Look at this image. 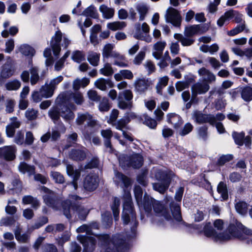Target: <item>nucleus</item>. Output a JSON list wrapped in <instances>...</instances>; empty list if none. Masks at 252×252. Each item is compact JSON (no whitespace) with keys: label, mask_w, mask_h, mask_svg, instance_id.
I'll return each mask as SVG.
<instances>
[{"label":"nucleus","mask_w":252,"mask_h":252,"mask_svg":"<svg viewBox=\"0 0 252 252\" xmlns=\"http://www.w3.org/2000/svg\"><path fill=\"white\" fill-rule=\"evenodd\" d=\"M122 219L125 225L130 224L131 234L127 235L126 238L121 234H117L112 238L108 234H103L100 236L99 240L105 248L104 252H124L128 248V241L134 237L136 234V229L138 222L136 220V212L134 209L130 193L126 192L124 195L123 210Z\"/></svg>","instance_id":"1"},{"label":"nucleus","mask_w":252,"mask_h":252,"mask_svg":"<svg viewBox=\"0 0 252 252\" xmlns=\"http://www.w3.org/2000/svg\"><path fill=\"white\" fill-rule=\"evenodd\" d=\"M82 198L75 194L69 195L63 202V214L69 220H71L74 213L78 215L79 218L85 220L88 211L83 206L80 201Z\"/></svg>","instance_id":"2"},{"label":"nucleus","mask_w":252,"mask_h":252,"mask_svg":"<svg viewBox=\"0 0 252 252\" xmlns=\"http://www.w3.org/2000/svg\"><path fill=\"white\" fill-rule=\"evenodd\" d=\"M238 223L241 222L236 220H233L229 223L225 231L219 233L218 238L220 239V242L228 241L234 239H243L244 238L243 234H242L241 230L238 226Z\"/></svg>","instance_id":"3"},{"label":"nucleus","mask_w":252,"mask_h":252,"mask_svg":"<svg viewBox=\"0 0 252 252\" xmlns=\"http://www.w3.org/2000/svg\"><path fill=\"white\" fill-rule=\"evenodd\" d=\"M143 157L139 154L123 155L119 158L120 164L124 169L131 167L139 169L143 164Z\"/></svg>","instance_id":"4"},{"label":"nucleus","mask_w":252,"mask_h":252,"mask_svg":"<svg viewBox=\"0 0 252 252\" xmlns=\"http://www.w3.org/2000/svg\"><path fill=\"white\" fill-rule=\"evenodd\" d=\"M72 100H73L77 105L82 104L84 101L82 94L79 92L72 93L66 91L59 94L57 98V102L65 103L66 104L69 105V106L71 107L74 106L73 104L70 103Z\"/></svg>","instance_id":"5"},{"label":"nucleus","mask_w":252,"mask_h":252,"mask_svg":"<svg viewBox=\"0 0 252 252\" xmlns=\"http://www.w3.org/2000/svg\"><path fill=\"white\" fill-rule=\"evenodd\" d=\"M133 94L130 90L119 92L117 98L118 106L121 109L131 110L133 107Z\"/></svg>","instance_id":"6"},{"label":"nucleus","mask_w":252,"mask_h":252,"mask_svg":"<svg viewBox=\"0 0 252 252\" xmlns=\"http://www.w3.org/2000/svg\"><path fill=\"white\" fill-rule=\"evenodd\" d=\"M134 27L135 31L133 37L135 39L144 40L148 42L151 41V39L149 35L150 28L146 23H143L142 26L140 23H136Z\"/></svg>","instance_id":"7"},{"label":"nucleus","mask_w":252,"mask_h":252,"mask_svg":"<svg viewBox=\"0 0 252 252\" xmlns=\"http://www.w3.org/2000/svg\"><path fill=\"white\" fill-rule=\"evenodd\" d=\"M44 203L49 207L55 210H60L61 208L63 210V202L61 198L54 192H50L43 196Z\"/></svg>","instance_id":"8"},{"label":"nucleus","mask_w":252,"mask_h":252,"mask_svg":"<svg viewBox=\"0 0 252 252\" xmlns=\"http://www.w3.org/2000/svg\"><path fill=\"white\" fill-rule=\"evenodd\" d=\"M166 22L172 24L174 27H180L182 22V17L178 10L169 7L165 15Z\"/></svg>","instance_id":"9"},{"label":"nucleus","mask_w":252,"mask_h":252,"mask_svg":"<svg viewBox=\"0 0 252 252\" xmlns=\"http://www.w3.org/2000/svg\"><path fill=\"white\" fill-rule=\"evenodd\" d=\"M192 119L198 124L209 123L214 126L215 124V116L212 114H205L198 111H195L192 114Z\"/></svg>","instance_id":"10"},{"label":"nucleus","mask_w":252,"mask_h":252,"mask_svg":"<svg viewBox=\"0 0 252 252\" xmlns=\"http://www.w3.org/2000/svg\"><path fill=\"white\" fill-rule=\"evenodd\" d=\"M98 184V176L91 173L87 175L84 178L83 187L86 190L93 191L97 188Z\"/></svg>","instance_id":"11"},{"label":"nucleus","mask_w":252,"mask_h":252,"mask_svg":"<svg viewBox=\"0 0 252 252\" xmlns=\"http://www.w3.org/2000/svg\"><path fill=\"white\" fill-rule=\"evenodd\" d=\"M153 208L156 215L163 217L167 221H169L172 220V217L168 209L161 202L155 199L154 201Z\"/></svg>","instance_id":"12"},{"label":"nucleus","mask_w":252,"mask_h":252,"mask_svg":"<svg viewBox=\"0 0 252 252\" xmlns=\"http://www.w3.org/2000/svg\"><path fill=\"white\" fill-rule=\"evenodd\" d=\"M101 135L103 138V144L106 150L109 153H113L114 149L111 143V138L113 136L112 131L110 128L102 129L101 130Z\"/></svg>","instance_id":"13"},{"label":"nucleus","mask_w":252,"mask_h":252,"mask_svg":"<svg viewBox=\"0 0 252 252\" xmlns=\"http://www.w3.org/2000/svg\"><path fill=\"white\" fill-rule=\"evenodd\" d=\"M62 39V33L60 31H57L55 35L52 37L50 46L55 56L58 57L61 50V42Z\"/></svg>","instance_id":"14"},{"label":"nucleus","mask_w":252,"mask_h":252,"mask_svg":"<svg viewBox=\"0 0 252 252\" xmlns=\"http://www.w3.org/2000/svg\"><path fill=\"white\" fill-rule=\"evenodd\" d=\"M57 102L58 103V107H60L61 116L64 120V121L69 122L73 120L75 115L68 107L69 105L66 104L65 103H62L61 102Z\"/></svg>","instance_id":"15"},{"label":"nucleus","mask_w":252,"mask_h":252,"mask_svg":"<svg viewBox=\"0 0 252 252\" xmlns=\"http://www.w3.org/2000/svg\"><path fill=\"white\" fill-rule=\"evenodd\" d=\"M80 241L83 244L84 250L88 252H92L96 243V239L91 236H81Z\"/></svg>","instance_id":"16"},{"label":"nucleus","mask_w":252,"mask_h":252,"mask_svg":"<svg viewBox=\"0 0 252 252\" xmlns=\"http://www.w3.org/2000/svg\"><path fill=\"white\" fill-rule=\"evenodd\" d=\"M69 158L74 161H82L86 158L85 148L81 147L78 149H72L69 153Z\"/></svg>","instance_id":"17"},{"label":"nucleus","mask_w":252,"mask_h":252,"mask_svg":"<svg viewBox=\"0 0 252 252\" xmlns=\"http://www.w3.org/2000/svg\"><path fill=\"white\" fill-rule=\"evenodd\" d=\"M15 149L13 146H4L0 148V158L6 160H12L15 158Z\"/></svg>","instance_id":"18"},{"label":"nucleus","mask_w":252,"mask_h":252,"mask_svg":"<svg viewBox=\"0 0 252 252\" xmlns=\"http://www.w3.org/2000/svg\"><path fill=\"white\" fill-rule=\"evenodd\" d=\"M193 184L200 188H202L210 193L212 192V187L210 182L205 178V175L202 174L199 177L192 181Z\"/></svg>","instance_id":"19"},{"label":"nucleus","mask_w":252,"mask_h":252,"mask_svg":"<svg viewBox=\"0 0 252 252\" xmlns=\"http://www.w3.org/2000/svg\"><path fill=\"white\" fill-rule=\"evenodd\" d=\"M173 175L174 174L171 171L158 170L157 171L155 177L159 182L171 183V178Z\"/></svg>","instance_id":"20"},{"label":"nucleus","mask_w":252,"mask_h":252,"mask_svg":"<svg viewBox=\"0 0 252 252\" xmlns=\"http://www.w3.org/2000/svg\"><path fill=\"white\" fill-rule=\"evenodd\" d=\"M210 89L209 85L206 82H197L195 83L191 87L192 92L195 95L203 94L207 92Z\"/></svg>","instance_id":"21"},{"label":"nucleus","mask_w":252,"mask_h":252,"mask_svg":"<svg viewBox=\"0 0 252 252\" xmlns=\"http://www.w3.org/2000/svg\"><path fill=\"white\" fill-rule=\"evenodd\" d=\"M94 86L98 89L105 91L108 88L113 87L114 84L109 79L100 78L97 79L94 82Z\"/></svg>","instance_id":"22"},{"label":"nucleus","mask_w":252,"mask_h":252,"mask_svg":"<svg viewBox=\"0 0 252 252\" xmlns=\"http://www.w3.org/2000/svg\"><path fill=\"white\" fill-rule=\"evenodd\" d=\"M167 121L169 124L173 125L175 129L179 128L183 124L182 118L175 113L168 114L167 115Z\"/></svg>","instance_id":"23"},{"label":"nucleus","mask_w":252,"mask_h":252,"mask_svg":"<svg viewBox=\"0 0 252 252\" xmlns=\"http://www.w3.org/2000/svg\"><path fill=\"white\" fill-rule=\"evenodd\" d=\"M203 232L205 236L207 237H211L214 241L220 242V239H218L219 234H218L215 230L211 225V222L207 223L203 228Z\"/></svg>","instance_id":"24"},{"label":"nucleus","mask_w":252,"mask_h":252,"mask_svg":"<svg viewBox=\"0 0 252 252\" xmlns=\"http://www.w3.org/2000/svg\"><path fill=\"white\" fill-rule=\"evenodd\" d=\"M96 125V121L93 118L91 115V118L88 120L87 123V125L85 126L83 133L86 138L90 139L91 136L94 132V128Z\"/></svg>","instance_id":"25"},{"label":"nucleus","mask_w":252,"mask_h":252,"mask_svg":"<svg viewBox=\"0 0 252 252\" xmlns=\"http://www.w3.org/2000/svg\"><path fill=\"white\" fill-rule=\"evenodd\" d=\"M135 89L136 92L139 94L145 92L150 86V82L147 79L142 78L137 79L134 84Z\"/></svg>","instance_id":"26"},{"label":"nucleus","mask_w":252,"mask_h":252,"mask_svg":"<svg viewBox=\"0 0 252 252\" xmlns=\"http://www.w3.org/2000/svg\"><path fill=\"white\" fill-rule=\"evenodd\" d=\"M139 122L142 123L149 127L152 129H155L157 126V121L149 116L147 114H144L138 117Z\"/></svg>","instance_id":"27"},{"label":"nucleus","mask_w":252,"mask_h":252,"mask_svg":"<svg viewBox=\"0 0 252 252\" xmlns=\"http://www.w3.org/2000/svg\"><path fill=\"white\" fill-rule=\"evenodd\" d=\"M174 37L177 39L179 42H180L183 46H189L192 45L194 42L195 39L189 36H186L181 33H175Z\"/></svg>","instance_id":"28"},{"label":"nucleus","mask_w":252,"mask_h":252,"mask_svg":"<svg viewBox=\"0 0 252 252\" xmlns=\"http://www.w3.org/2000/svg\"><path fill=\"white\" fill-rule=\"evenodd\" d=\"M15 72L13 66L9 63H6L1 67L0 75L4 79H7L12 76Z\"/></svg>","instance_id":"29"},{"label":"nucleus","mask_w":252,"mask_h":252,"mask_svg":"<svg viewBox=\"0 0 252 252\" xmlns=\"http://www.w3.org/2000/svg\"><path fill=\"white\" fill-rule=\"evenodd\" d=\"M170 208L174 219L177 221H181L182 220V218L180 205L173 201L170 204Z\"/></svg>","instance_id":"30"},{"label":"nucleus","mask_w":252,"mask_h":252,"mask_svg":"<svg viewBox=\"0 0 252 252\" xmlns=\"http://www.w3.org/2000/svg\"><path fill=\"white\" fill-rule=\"evenodd\" d=\"M198 72L200 76H206L204 82H207L208 84L215 82L216 77L215 75L206 68L202 67L199 69Z\"/></svg>","instance_id":"31"},{"label":"nucleus","mask_w":252,"mask_h":252,"mask_svg":"<svg viewBox=\"0 0 252 252\" xmlns=\"http://www.w3.org/2000/svg\"><path fill=\"white\" fill-rule=\"evenodd\" d=\"M22 202L24 204H31L32 208L34 209H37L40 203L39 201L36 197L31 195H25L22 198Z\"/></svg>","instance_id":"32"},{"label":"nucleus","mask_w":252,"mask_h":252,"mask_svg":"<svg viewBox=\"0 0 252 252\" xmlns=\"http://www.w3.org/2000/svg\"><path fill=\"white\" fill-rule=\"evenodd\" d=\"M240 93L242 99L246 101L252 100V87L245 86L240 88Z\"/></svg>","instance_id":"33"},{"label":"nucleus","mask_w":252,"mask_h":252,"mask_svg":"<svg viewBox=\"0 0 252 252\" xmlns=\"http://www.w3.org/2000/svg\"><path fill=\"white\" fill-rule=\"evenodd\" d=\"M18 218L15 216H5L0 220V226H12L14 225Z\"/></svg>","instance_id":"34"},{"label":"nucleus","mask_w":252,"mask_h":252,"mask_svg":"<svg viewBox=\"0 0 252 252\" xmlns=\"http://www.w3.org/2000/svg\"><path fill=\"white\" fill-rule=\"evenodd\" d=\"M18 168L20 171L24 174L27 173L30 176L35 174V167L33 165L28 164L26 162H21Z\"/></svg>","instance_id":"35"},{"label":"nucleus","mask_w":252,"mask_h":252,"mask_svg":"<svg viewBox=\"0 0 252 252\" xmlns=\"http://www.w3.org/2000/svg\"><path fill=\"white\" fill-rule=\"evenodd\" d=\"M236 212L242 216H245L248 213V204L244 201H239L235 204Z\"/></svg>","instance_id":"36"},{"label":"nucleus","mask_w":252,"mask_h":252,"mask_svg":"<svg viewBox=\"0 0 252 252\" xmlns=\"http://www.w3.org/2000/svg\"><path fill=\"white\" fill-rule=\"evenodd\" d=\"M100 55L99 53L94 51H89L88 55V61L91 65L96 66L98 65L99 62Z\"/></svg>","instance_id":"37"},{"label":"nucleus","mask_w":252,"mask_h":252,"mask_svg":"<svg viewBox=\"0 0 252 252\" xmlns=\"http://www.w3.org/2000/svg\"><path fill=\"white\" fill-rule=\"evenodd\" d=\"M154 199L151 198H145L144 197L143 203L141 206L143 205L144 209L145 212L147 213V216H149L152 213V208H153V203Z\"/></svg>","instance_id":"38"},{"label":"nucleus","mask_w":252,"mask_h":252,"mask_svg":"<svg viewBox=\"0 0 252 252\" xmlns=\"http://www.w3.org/2000/svg\"><path fill=\"white\" fill-rule=\"evenodd\" d=\"M80 15L86 17H90L94 19L98 18L97 10L93 5H91L86 8Z\"/></svg>","instance_id":"39"},{"label":"nucleus","mask_w":252,"mask_h":252,"mask_svg":"<svg viewBox=\"0 0 252 252\" xmlns=\"http://www.w3.org/2000/svg\"><path fill=\"white\" fill-rule=\"evenodd\" d=\"M170 183L168 182L155 183L153 184V187L154 190L159 192L161 194H164L168 189Z\"/></svg>","instance_id":"40"},{"label":"nucleus","mask_w":252,"mask_h":252,"mask_svg":"<svg viewBox=\"0 0 252 252\" xmlns=\"http://www.w3.org/2000/svg\"><path fill=\"white\" fill-rule=\"evenodd\" d=\"M126 26V23L125 22L116 21L108 23L107 24V28L111 31H116L117 30H121Z\"/></svg>","instance_id":"41"},{"label":"nucleus","mask_w":252,"mask_h":252,"mask_svg":"<svg viewBox=\"0 0 252 252\" xmlns=\"http://www.w3.org/2000/svg\"><path fill=\"white\" fill-rule=\"evenodd\" d=\"M102 223L103 225L106 228H109L113 223L111 213L110 212H105L102 214Z\"/></svg>","instance_id":"42"},{"label":"nucleus","mask_w":252,"mask_h":252,"mask_svg":"<svg viewBox=\"0 0 252 252\" xmlns=\"http://www.w3.org/2000/svg\"><path fill=\"white\" fill-rule=\"evenodd\" d=\"M218 192L220 194L221 197L224 200H226L228 198V190L227 185L223 182H220L217 187Z\"/></svg>","instance_id":"43"},{"label":"nucleus","mask_w":252,"mask_h":252,"mask_svg":"<svg viewBox=\"0 0 252 252\" xmlns=\"http://www.w3.org/2000/svg\"><path fill=\"white\" fill-rule=\"evenodd\" d=\"M78 141V134L76 132H73L68 134L66 137L67 144L64 146V149H67L70 147L73 146Z\"/></svg>","instance_id":"44"},{"label":"nucleus","mask_w":252,"mask_h":252,"mask_svg":"<svg viewBox=\"0 0 252 252\" xmlns=\"http://www.w3.org/2000/svg\"><path fill=\"white\" fill-rule=\"evenodd\" d=\"M71 59L76 63H80L85 60V53L83 51L75 50L72 52Z\"/></svg>","instance_id":"45"},{"label":"nucleus","mask_w":252,"mask_h":252,"mask_svg":"<svg viewBox=\"0 0 252 252\" xmlns=\"http://www.w3.org/2000/svg\"><path fill=\"white\" fill-rule=\"evenodd\" d=\"M41 93L42 94V96L44 98H49L51 97L54 92V90L53 88L47 83H46L45 85L42 86L40 89Z\"/></svg>","instance_id":"46"},{"label":"nucleus","mask_w":252,"mask_h":252,"mask_svg":"<svg viewBox=\"0 0 252 252\" xmlns=\"http://www.w3.org/2000/svg\"><path fill=\"white\" fill-rule=\"evenodd\" d=\"M19 51L24 55L31 57H33L35 53L34 49L27 44L21 45L19 48Z\"/></svg>","instance_id":"47"},{"label":"nucleus","mask_w":252,"mask_h":252,"mask_svg":"<svg viewBox=\"0 0 252 252\" xmlns=\"http://www.w3.org/2000/svg\"><path fill=\"white\" fill-rule=\"evenodd\" d=\"M120 205V200L117 197L113 198V203L111 206V209L113 211V215L115 220H117L119 216V206Z\"/></svg>","instance_id":"48"},{"label":"nucleus","mask_w":252,"mask_h":252,"mask_svg":"<svg viewBox=\"0 0 252 252\" xmlns=\"http://www.w3.org/2000/svg\"><path fill=\"white\" fill-rule=\"evenodd\" d=\"M100 11L102 13L104 18L106 19H110L114 15V9L108 8L105 5H101L99 7Z\"/></svg>","instance_id":"49"},{"label":"nucleus","mask_w":252,"mask_h":252,"mask_svg":"<svg viewBox=\"0 0 252 252\" xmlns=\"http://www.w3.org/2000/svg\"><path fill=\"white\" fill-rule=\"evenodd\" d=\"M115 176L116 178L118 180V182H121L123 183L125 188H127L130 185L131 182L129 178L123 173L117 172L116 173Z\"/></svg>","instance_id":"50"},{"label":"nucleus","mask_w":252,"mask_h":252,"mask_svg":"<svg viewBox=\"0 0 252 252\" xmlns=\"http://www.w3.org/2000/svg\"><path fill=\"white\" fill-rule=\"evenodd\" d=\"M91 118V115L88 112L85 113H78L77 114L76 123L77 125H82L85 122L87 123L88 121L90 120Z\"/></svg>","instance_id":"51"},{"label":"nucleus","mask_w":252,"mask_h":252,"mask_svg":"<svg viewBox=\"0 0 252 252\" xmlns=\"http://www.w3.org/2000/svg\"><path fill=\"white\" fill-rule=\"evenodd\" d=\"M66 171L68 175L73 177L74 181H77L80 176V171L77 169L74 170L71 164L67 165Z\"/></svg>","instance_id":"52"},{"label":"nucleus","mask_w":252,"mask_h":252,"mask_svg":"<svg viewBox=\"0 0 252 252\" xmlns=\"http://www.w3.org/2000/svg\"><path fill=\"white\" fill-rule=\"evenodd\" d=\"M245 133L244 132H237L233 131L232 134V137L236 144L239 146H242L244 144V138L245 137Z\"/></svg>","instance_id":"53"},{"label":"nucleus","mask_w":252,"mask_h":252,"mask_svg":"<svg viewBox=\"0 0 252 252\" xmlns=\"http://www.w3.org/2000/svg\"><path fill=\"white\" fill-rule=\"evenodd\" d=\"M21 85V83L19 80L14 79L8 81L6 83L5 86L6 90L8 91H16L20 88Z\"/></svg>","instance_id":"54"},{"label":"nucleus","mask_w":252,"mask_h":252,"mask_svg":"<svg viewBox=\"0 0 252 252\" xmlns=\"http://www.w3.org/2000/svg\"><path fill=\"white\" fill-rule=\"evenodd\" d=\"M184 33L186 36H189L192 38L195 35H198L196 25L186 27Z\"/></svg>","instance_id":"55"},{"label":"nucleus","mask_w":252,"mask_h":252,"mask_svg":"<svg viewBox=\"0 0 252 252\" xmlns=\"http://www.w3.org/2000/svg\"><path fill=\"white\" fill-rule=\"evenodd\" d=\"M30 70L31 74V84L32 85H34L40 79L39 76L38 75V70L36 67H32Z\"/></svg>","instance_id":"56"},{"label":"nucleus","mask_w":252,"mask_h":252,"mask_svg":"<svg viewBox=\"0 0 252 252\" xmlns=\"http://www.w3.org/2000/svg\"><path fill=\"white\" fill-rule=\"evenodd\" d=\"M111 106L109 103V100L106 97H103L101 101H100L98 109L101 112H108L111 108Z\"/></svg>","instance_id":"57"},{"label":"nucleus","mask_w":252,"mask_h":252,"mask_svg":"<svg viewBox=\"0 0 252 252\" xmlns=\"http://www.w3.org/2000/svg\"><path fill=\"white\" fill-rule=\"evenodd\" d=\"M136 8L140 14L139 20L143 21L148 12V7L144 4H138L136 5Z\"/></svg>","instance_id":"58"},{"label":"nucleus","mask_w":252,"mask_h":252,"mask_svg":"<svg viewBox=\"0 0 252 252\" xmlns=\"http://www.w3.org/2000/svg\"><path fill=\"white\" fill-rule=\"evenodd\" d=\"M128 124V120L124 116L123 118L114 123L112 126H115L117 129L123 131V128H125Z\"/></svg>","instance_id":"59"},{"label":"nucleus","mask_w":252,"mask_h":252,"mask_svg":"<svg viewBox=\"0 0 252 252\" xmlns=\"http://www.w3.org/2000/svg\"><path fill=\"white\" fill-rule=\"evenodd\" d=\"M233 158L232 155L228 154L221 156L217 160L216 165L219 166L224 165L226 162H228Z\"/></svg>","instance_id":"60"},{"label":"nucleus","mask_w":252,"mask_h":252,"mask_svg":"<svg viewBox=\"0 0 252 252\" xmlns=\"http://www.w3.org/2000/svg\"><path fill=\"white\" fill-rule=\"evenodd\" d=\"M48 113L49 117L53 120L54 123L58 121L60 119V117H61L60 107L59 109L58 108L52 109L49 110Z\"/></svg>","instance_id":"61"},{"label":"nucleus","mask_w":252,"mask_h":252,"mask_svg":"<svg viewBox=\"0 0 252 252\" xmlns=\"http://www.w3.org/2000/svg\"><path fill=\"white\" fill-rule=\"evenodd\" d=\"M239 229L241 230L242 234H243L244 238L240 240H245L248 239L249 237L252 235V229H249L245 226L242 223H238Z\"/></svg>","instance_id":"62"},{"label":"nucleus","mask_w":252,"mask_h":252,"mask_svg":"<svg viewBox=\"0 0 252 252\" xmlns=\"http://www.w3.org/2000/svg\"><path fill=\"white\" fill-rule=\"evenodd\" d=\"M134 195L138 205L140 207L142 204L143 190L139 186H136L134 189Z\"/></svg>","instance_id":"63"},{"label":"nucleus","mask_w":252,"mask_h":252,"mask_svg":"<svg viewBox=\"0 0 252 252\" xmlns=\"http://www.w3.org/2000/svg\"><path fill=\"white\" fill-rule=\"evenodd\" d=\"M114 47V45L110 43H108L104 46L102 50L103 58H109L110 57Z\"/></svg>","instance_id":"64"}]
</instances>
